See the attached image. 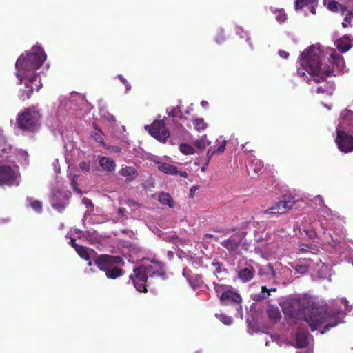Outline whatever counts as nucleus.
<instances>
[{
    "mask_svg": "<svg viewBox=\"0 0 353 353\" xmlns=\"http://www.w3.org/2000/svg\"><path fill=\"white\" fill-rule=\"evenodd\" d=\"M347 23H350V19L346 17L344 19V21L342 23L343 26L346 28Z\"/></svg>",
    "mask_w": 353,
    "mask_h": 353,
    "instance_id": "nucleus-52",
    "label": "nucleus"
},
{
    "mask_svg": "<svg viewBox=\"0 0 353 353\" xmlns=\"http://www.w3.org/2000/svg\"><path fill=\"white\" fill-rule=\"evenodd\" d=\"M19 172L9 165H0V185L18 186Z\"/></svg>",
    "mask_w": 353,
    "mask_h": 353,
    "instance_id": "nucleus-9",
    "label": "nucleus"
},
{
    "mask_svg": "<svg viewBox=\"0 0 353 353\" xmlns=\"http://www.w3.org/2000/svg\"><path fill=\"white\" fill-rule=\"evenodd\" d=\"M168 239H170V240H174L176 239H178V237L176 236H168Z\"/></svg>",
    "mask_w": 353,
    "mask_h": 353,
    "instance_id": "nucleus-60",
    "label": "nucleus"
},
{
    "mask_svg": "<svg viewBox=\"0 0 353 353\" xmlns=\"http://www.w3.org/2000/svg\"><path fill=\"white\" fill-rule=\"evenodd\" d=\"M337 48L339 51H341V52L344 53V52H346L347 51L349 50V49L350 48L351 46L348 43H345L343 41H337Z\"/></svg>",
    "mask_w": 353,
    "mask_h": 353,
    "instance_id": "nucleus-38",
    "label": "nucleus"
},
{
    "mask_svg": "<svg viewBox=\"0 0 353 353\" xmlns=\"http://www.w3.org/2000/svg\"><path fill=\"white\" fill-rule=\"evenodd\" d=\"M316 1L317 0H295L294 6L296 9H301L304 6L316 3Z\"/></svg>",
    "mask_w": 353,
    "mask_h": 353,
    "instance_id": "nucleus-28",
    "label": "nucleus"
},
{
    "mask_svg": "<svg viewBox=\"0 0 353 353\" xmlns=\"http://www.w3.org/2000/svg\"><path fill=\"white\" fill-rule=\"evenodd\" d=\"M159 201L163 205H167L170 208H174V203L172 196L167 192H161L159 194Z\"/></svg>",
    "mask_w": 353,
    "mask_h": 353,
    "instance_id": "nucleus-22",
    "label": "nucleus"
},
{
    "mask_svg": "<svg viewBox=\"0 0 353 353\" xmlns=\"http://www.w3.org/2000/svg\"><path fill=\"white\" fill-rule=\"evenodd\" d=\"M94 127L96 130H99V132H92L91 134L92 138L96 142L101 143V145H103L104 146L105 143L103 141V139L101 135V130L98 128V126L97 125H94Z\"/></svg>",
    "mask_w": 353,
    "mask_h": 353,
    "instance_id": "nucleus-29",
    "label": "nucleus"
},
{
    "mask_svg": "<svg viewBox=\"0 0 353 353\" xmlns=\"http://www.w3.org/2000/svg\"><path fill=\"white\" fill-rule=\"evenodd\" d=\"M117 77L123 84H125L128 82L127 80L125 78H123L122 75L119 74Z\"/></svg>",
    "mask_w": 353,
    "mask_h": 353,
    "instance_id": "nucleus-55",
    "label": "nucleus"
},
{
    "mask_svg": "<svg viewBox=\"0 0 353 353\" xmlns=\"http://www.w3.org/2000/svg\"><path fill=\"white\" fill-rule=\"evenodd\" d=\"M208 165H206V163L201 168V170L202 171H204L205 170V168L208 166Z\"/></svg>",
    "mask_w": 353,
    "mask_h": 353,
    "instance_id": "nucleus-63",
    "label": "nucleus"
},
{
    "mask_svg": "<svg viewBox=\"0 0 353 353\" xmlns=\"http://www.w3.org/2000/svg\"><path fill=\"white\" fill-rule=\"evenodd\" d=\"M268 268L270 270L272 276L273 277H275L276 276V272H275V270L274 269L273 265L272 264H268Z\"/></svg>",
    "mask_w": 353,
    "mask_h": 353,
    "instance_id": "nucleus-50",
    "label": "nucleus"
},
{
    "mask_svg": "<svg viewBox=\"0 0 353 353\" xmlns=\"http://www.w3.org/2000/svg\"><path fill=\"white\" fill-rule=\"evenodd\" d=\"M212 265L215 268L216 274H221L222 272H225L226 274L228 272V270L224 268L223 263L218 261H213L212 263Z\"/></svg>",
    "mask_w": 353,
    "mask_h": 353,
    "instance_id": "nucleus-31",
    "label": "nucleus"
},
{
    "mask_svg": "<svg viewBox=\"0 0 353 353\" xmlns=\"http://www.w3.org/2000/svg\"><path fill=\"white\" fill-rule=\"evenodd\" d=\"M286 305L288 307H285L283 309L284 312L291 317L299 318L301 311L299 301L297 300H292L287 303Z\"/></svg>",
    "mask_w": 353,
    "mask_h": 353,
    "instance_id": "nucleus-16",
    "label": "nucleus"
},
{
    "mask_svg": "<svg viewBox=\"0 0 353 353\" xmlns=\"http://www.w3.org/2000/svg\"><path fill=\"white\" fill-rule=\"evenodd\" d=\"M66 203L65 202L59 203L55 201V197L52 198V206L54 209L57 210L59 212H62L65 208Z\"/></svg>",
    "mask_w": 353,
    "mask_h": 353,
    "instance_id": "nucleus-32",
    "label": "nucleus"
},
{
    "mask_svg": "<svg viewBox=\"0 0 353 353\" xmlns=\"http://www.w3.org/2000/svg\"><path fill=\"white\" fill-rule=\"evenodd\" d=\"M341 8L342 10H343V6L341 5L338 1H330L328 2L327 4V8L333 12H336L339 10V8Z\"/></svg>",
    "mask_w": 353,
    "mask_h": 353,
    "instance_id": "nucleus-33",
    "label": "nucleus"
},
{
    "mask_svg": "<svg viewBox=\"0 0 353 353\" xmlns=\"http://www.w3.org/2000/svg\"><path fill=\"white\" fill-rule=\"evenodd\" d=\"M279 54L281 57H283L284 59H287L289 57V53L283 50H280L279 51Z\"/></svg>",
    "mask_w": 353,
    "mask_h": 353,
    "instance_id": "nucleus-49",
    "label": "nucleus"
},
{
    "mask_svg": "<svg viewBox=\"0 0 353 353\" xmlns=\"http://www.w3.org/2000/svg\"><path fill=\"white\" fill-rule=\"evenodd\" d=\"M294 203L295 200L292 196L285 195L282 200L275 203L271 208L265 210L264 214H285L292 208Z\"/></svg>",
    "mask_w": 353,
    "mask_h": 353,
    "instance_id": "nucleus-10",
    "label": "nucleus"
},
{
    "mask_svg": "<svg viewBox=\"0 0 353 353\" xmlns=\"http://www.w3.org/2000/svg\"><path fill=\"white\" fill-rule=\"evenodd\" d=\"M145 129L149 132L152 137L163 143H165L170 137V132L166 128L163 120H156L151 125H145Z\"/></svg>",
    "mask_w": 353,
    "mask_h": 353,
    "instance_id": "nucleus-8",
    "label": "nucleus"
},
{
    "mask_svg": "<svg viewBox=\"0 0 353 353\" xmlns=\"http://www.w3.org/2000/svg\"><path fill=\"white\" fill-rule=\"evenodd\" d=\"M226 144H227V141L226 140H223L220 143L219 147L216 149H215L216 152H217L218 154L223 152L225 149Z\"/></svg>",
    "mask_w": 353,
    "mask_h": 353,
    "instance_id": "nucleus-43",
    "label": "nucleus"
},
{
    "mask_svg": "<svg viewBox=\"0 0 353 353\" xmlns=\"http://www.w3.org/2000/svg\"><path fill=\"white\" fill-rule=\"evenodd\" d=\"M215 292L219 294L222 290H223L226 286L224 285H219L218 283H214Z\"/></svg>",
    "mask_w": 353,
    "mask_h": 353,
    "instance_id": "nucleus-45",
    "label": "nucleus"
},
{
    "mask_svg": "<svg viewBox=\"0 0 353 353\" xmlns=\"http://www.w3.org/2000/svg\"><path fill=\"white\" fill-rule=\"evenodd\" d=\"M341 304L344 305L345 306V310L347 311V312H349L350 311L351 308H352V306L351 305H348V301L345 299V298H343L341 299Z\"/></svg>",
    "mask_w": 353,
    "mask_h": 353,
    "instance_id": "nucleus-46",
    "label": "nucleus"
},
{
    "mask_svg": "<svg viewBox=\"0 0 353 353\" xmlns=\"http://www.w3.org/2000/svg\"><path fill=\"white\" fill-rule=\"evenodd\" d=\"M220 301L222 305H236L241 307L242 299L241 295L231 290H225L219 296Z\"/></svg>",
    "mask_w": 353,
    "mask_h": 353,
    "instance_id": "nucleus-13",
    "label": "nucleus"
},
{
    "mask_svg": "<svg viewBox=\"0 0 353 353\" xmlns=\"http://www.w3.org/2000/svg\"><path fill=\"white\" fill-rule=\"evenodd\" d=\"M108 120H109V121H115V119H114V116H113V115H110V116L109 117V118H108Z\"/></svg>",
    "mask_w": 353,
    "mask_h": 353,
    "instance_id": "nucleus-61",
    "label": "nucleus"
},
{
    "mask_svg": "<svg viewBox=\"0 0 353 353\" xmlns=\"http://www.w3.org/2000/svg\"><path fill=\"white\" fill-rule=\"evenodd\" d=\"M319 54V50L314 46L304 50L301 54L303 69L298 68L297 74L303 77L305 74L303 70H305L316 83L323 81L326 77L332 75L333 70H321Z\"/></svg>",
    "mask_w": 353,
    "mask_h": 353,
    "instance_id": "nucleus-2",
    "label": "nucleus"
},
{
    "mask_svg": "<svg viewBox=\"0 0 353 353\" xmlns=\"http://www.w3.org/2000/svg\"><path fill=\"white\" fill-rule=\"evenodd\" d=\"M310 10L312 14H316V9L314 6V4H310Z\"/></svg>",
    "mask_w": 353,
    "mask_h": 353,
    "instance_id": "nucleus-56",
    "label": "nucleus"
},
{
    "mask_svg": "<svg viewBox=\"0 0 353 353\" xmlns=\"http://www.w3.org/2000/svg\"><path fill=\"white\" fill-rule=\"evenodd\" d=\"M210 144V142L207 139L206 134H204L200 139H198L194 142L195 146L201 150H205Z\"/></svg>",
    "mask_w": 353,
    "mask_h": 353,
    "instance_id": "nucleus-25",
    "label": "nucleus"
},
{
    "mask_svg": "<svg viewBox=\"0 0 353 353\" xmlns=\"http://www.w3.org/2000/svg\"><path fill=\"white\" fill-rule=\"evenodd\" d=\"M40 119L38 110L34 108H28L18 114L17 123L21 130L32 132L37 129Z\"/></svg>",
    "mask_w": 353,
    "mask_h": 353,
    "instance_id": "nucleus-7",
    "label": "nucleus"
},
{
    "mask_svg": "<svg viewBox=\"0 0 353 353\" xmlns=\"http://www.w3.org/2000/svg\"><path fill=\"white\" fill-rule=\"evenodd\" d=\"M180 151L185 155L193 154L194 153V149L190 145L187 143H181L179 145Z\"/></svg>",
    "mask_w": 353,
    "mask_h": 353,
    "instance_id": "nucleus-27",
    "label": "nucleus"
},
{
    "mask_svg": "<svg viewBox=\"0 0 353 353\" xmlns=\"http://www.w3.org/2000/svg\"><path fill=\"white\" fill-rule=\"evenodd\" d=\"M267 314L268 318L274 322L279 321L281 318V314L279 309L277 307L272 305L268 306L267 309Z\"/></svg>",
    "mask_w": 353,
    "mask_h": 353,
    "instance_id": "nucleus-20",
    "label": "nucleus"
},
{
    "mask_svg": "<svg viewBox=\"0 0 353 353\" xmlns=\"http://www.w3.org/2000/svg\"><path fill=\"white\" fill-rule=\"evenodd\" d=\"M94 263L99 270L105 273L108 279H116L124 274L122 268L115 265L124 263L123 258L120 256L101 254L94 259Z\"/></svg>",
    "mask_w": 353,
    "mask_h": 353,
    "instance_id": "nucleus-5",
    "label": "nucleus"
},
{
    "mask_svg": "<svg viewBox=\"0 0 353 353\" xmlns=\"http://www.w3.org/2000/svg\"><path fill=\"white\" fill-rule=\"evenodd\" d=\"M201 105H202L203 107H204L205 105H207V104H208V102H207V101H201Z\"/></svg>",
    "mask_w": 353,
    "mask_h": 353,
    "instance_id": "nucleus-62",
    "label": "nucleus"
},
{
    "mask_svg": "<svg viewBox=\"0 0 353 353\" xmlns=\"http://www.w3.org/2000/svg\"><path fill=\"white\" fill-rule=\"evenodd\" d=\"M276 288H275L268 289L266 286H265V285L262 286L261 293L259 294L254 295V300H255L256 301H259L261 300L266 299L270 296L271 292H276Z\"/></svg>",
    "mask_w": 353,
    "mask_h": 353,
    "instance_id": "nucleus-23",
    "label": "nucleus"
},
{
    "mask_svg": "<svg viewBox=\"0 0 353 353\" xmlns=\"http://www.w3.org/2000/svg\"><path fill=\"white\" fill-rule=\"evenodd\" d=\"M150 265H141L133 269V274L129 276L134 288L139 292L147 293L148 287L151 284L150 280L155 277L164 278L165 276V265L154 259L150 261Z\"/></svg>",
    "mask_w": 353,
    "mask_h": 353,
    "instance_id": "nucleus-1",
    "label": "nucleus"
},
{
    "mask_svg": "<svg viewBox=\"0 0 353 353\" xmlns=\"http://www.w3.org/2000/svg\"><path fill=\"white\" fill-rule=\"evenodd\" d=\"M72 188L73 190L77 192V194H81L82 191L80 188H78V183H77V176L74 175L73 176V179L72 180L71 183Z\"/></svg>",
    "mask_w": 353,
    "mask_h": 353,
    "instance_id": "nucleus-39",
    "label": "nucleus"
},
{
    "mask_svg": "<svg viewBox=\"0 0 353 353\" xmlns=\"http://www.w3.org/2000/svg\"><path fill=\"white\" fill-rule=\"evenodd\" d=\"M46 59L43 50L39 46L33 47L26 56L21 55L16 61L17 72L31 74L34 70L41 67Z\"/></svg>",
    "mask_w": 353,
    "mask_h": 353,
    "instance_id": "nucleus-4",
    "label": "nucleus"
},
{
    "mask_svg": "<svg viewBox=\"0 0 353 353\" xmlns=\"http://www.w3.org/2000/svg\"><path fill=\"white\" fill-rule=\"evenodd\" d=\"M76 251L82 259L85 261L90 260V255L84 246L81 245L80 247H78Z\"/></svg>",
    "mask_w": 353,
    "mask_h": 353,
    "instance_id": "nucleus-34",
    "label": "nucleus"
},
{
    "mask_svg": "<svg viewBox=\"0 0 353 353\" xmlns=\"http://www.w3.org/2000/svg\"><path fill=\"white\" fill-rule=\"evenodd\" d=\"M104 147L110 150L111 152L119 153L121 151V147L117 145H108L105 144Z\"/></svg>",
    "mask_w": 353,
    "mask_h": 353,
    "instance_id": "nucleus-42",
    "label": "nucleus"
},
{
    "mask_svg": "<svg viewBox=\"0 0 353 353\" xmlns=\"http://www.w3.org/2000/svg\"><path fill=\"white\" fill-rule=\"evenodd\" d=\"M308 332L307 330H299L296 335V345L299 348L306 347L308 345L307 340Z\"/></svg>",
    "mask_w": 353,
    "mask_h": 353,
    "instance_id": "nucleus-18",
    "label": "nucleus"
},
{
    "mask_svg": "<svg viewBox=\"0 0 353 353\" xmlns=\"http://www.w3.org/2000/svg\"><path fill=\"white\" fill-rule=\"evenodd\" d=\"M30 207L37 212L41 213L42 212V203L38 200L33 201L30 204Z\"/></svg>",
    "mask_w": 353,
    "mask_h": 353,
    "instance_id": "nucleus-37",
    "label": "nucleus"
},
{
    "mask_svg": "<svg viewBox=\"0 0 353 353\" xmlns=\"http://www.w3.org/2000/svg\"><path fill=\"white\" fill-rule=\"evenodd\" d=\"M248 144V143H245V145H242L243 148H245V152H252V151H253L252 149H248V148L246 146Z\"/></svg>",
    "mask_w": 353,
    "mask_h": 353,
    "instance_id": "nucleus-57",
    "label": "nucleus"
},
{
    "mask_svg": "<svg viewBox=\"0 0 353 353\" xmlns=\"http://www.w3.org/2000/svg\"><path fill=\"white\" fill-rule=\"evenodd\" d=\"M82 201L83 204H85L87 207L93 206V203L90 199L84 197Z\"/></svg>",
    "mask_w": 353,
    "mask_h": 353,
    "instance_id": "nucleus-48",
    "label": "nucleus"
},
{
    "mask_svg": "<svg viewBox=\"0 0 353 353\" xmlns=\"http://www.w3.org/2000/svg\"><path fill=\"white\" fill-rule=\"evenodd\" d=\"M314 199H315V200H316V201H319V203H321V205H324V204H323V198H322V196H321L318 195V196H315V198H314Z\"/></svg>",
    "mask_w": 353,
    "mask_h": 353,
    "instance_id": "nucleus-54",
    "label": "nucleus"
},
{
    "mask_svg": "<svg viewBox=\"0 0 353 353\" xmlns=\"http://www.w3.org/2000/svg\"><path fill=\"white\" fill-rule=\"evenodd\" d=\"M343 311H338L332 316L327 312H322L319 308H312L310 313L304 317L305 322L310 327L312 331H314L322 325H324L321 334L326 333L330 328L336 327L343 322L342 318L345 315Z\"/></svg>",
    "mask_w": 353,
    "mask_h": 353,
    "instance_id": "nucleus-3",
    "label": "nucleus"
},
{
    "mask_svg": "<svg viewBox=\"0 0 353 353\" xmlns=\"http://www.w3.org/2000/svg\"><path fill=\"white\" fill-rule=\"evenodd\" d=\"M274 14H276V20L280 23L284 22L287 19L286 14L283 9L276 10Z\"/></svg>",
    "mask_w": 353,
    "mask_h": 353,
    "instance_id": "nucleus-36",
    "label": "nucleus"
},
{
    "mask_svg": "<svg viewBox=\"0 0 353 353\" xmlns=\"http://www.w3.org/2000/svg\"><path fill=\"white\" fill-rule=\"evenodd\" d=\"M119 174L125 179L126 182H132L139 176V172L133 166H123L119 171Z\"/></svg>",
    "mask_w": 353,
    "mask_h": 353,
    "instance_id": "nucleus-14",
    "label": "nucleus"
},
{
    "mask_svg": "<svg viewBox=\"0 0 353 353\" xmlns=\"http://www.w3.org/2000/svg\"><path fill=\"white\" fill-rule=\"evenodd\" d=\"M255 275V270L252 265H248L240 269L238 272V278L243 283L250 282Z\"/></svg>",
    "mask_w": 353,
    "mask_h": 353,
    "instance_id": "nucleus-15",
    "label": "nucleus"
},
{
    "mask_svg": "<svg viewBox=\"0 0 353 353\" xmlns=\"http://www.w3.org/2000/svg\"><path fill=\"white\" fill-rule=\"evenodd\" d=\"M181 112L179 107H176L172 109V110L168 113L169 117H179L181 116Z\"/></svg>",
    "mask_w": 353,
    "mask_h": 353,
    "instance_id": "nucleus-40",
    "label": "nucleus"
},
{
    "mask_svg": "<svg viewBox=\"0 0 353 353\" xmlns=\"http://www.w3.org/2000/svg\"><path fill=\"white\" fill-rule=\"evenodd\" d=\"M335 141L338 148L343 152L353 151V136L343 130H338Z\"/></svg>",
    "mask_w": 353,
    "mask_h": 353,
    "instance_id": "nucleus-11",
    "label": "nucleus"
},
{
    "mask_svg": "<svg viewBox=\"0 0 353 353\" xmlns=\"http://www.w3.org/2000/svg\"><path fill=\"white\" fill-rule=\"evenodd\" d=\"M125 211V209L124 208H119L118 210V212L120 214H123Z\"/></svg>",
    "mask_w": 353,
    "mask_h": 353,
    "instance_id": "nucleus-58",
    "label": "nucleus"
},
{
    "mask_svg": "<svg viewBox=\"0 0 353 353\" xmlns=\"http://www.w3.org/2000/svg\"><path fill=\"white\" fill-rule=\"evenodd\" d=\"M177 174L183 178H186L188 176V173L185 171H178Z\"/></svg>",
    "mask_w": 353,
    "mask_h": 353,
    "instance_id": "nucleus-53",
    "label": "nucleus"
},
{
    "mask_svg": "<svg viewBox=\"0 0 353 353\" xmlns=\"http://www.w3.org/2000/svg\"><path fill=\"white\" fill-rule=\"evenodd\" d=\"M218 154L217 152H216L215 149H212V148H210L207 152V161H206V165L209 164V162L212 157L213 155Z\"/></svg>",
    "mask_w": 353,
    "mask_h": 353,
    "instance_id": "nucleus-41",
    "label": "nucleus"
},
{
    "mask_svg": "<svg viewBox=\"0 0 353 353\" xmlns=\"http://www.w3.org/2000/svg\"><path fill=\"white\" fill-rule=\"evenodd\" d=\"M88 261H89V262L88 263V265L89 266H91V265H92V262L90 261V260H88Z\"/></svg>",
    "mask_w": 353,
    "mask_h": 353,
    "instance_id": "nucleus-64",
    "label": "nucleus"
},
{
    "mask_svg": "<svg viewBox=\"0 0 353 353\" xmlns=\"http://www.w3.org/2000/svg\"><path fill=\"white\" fill-rule=\"evenodd\" d=\"M158 169L167 174H177V168L174 165L166 163H160Z\"/></svg>",
    "mask_w": 353,
    "mask_h": 353,
    "instance_id": "nucleus-21",
    "label": "nucleus"
},
{
    "mask_svg": "<svg viewBox=\"0 0 353 353\" xmlns=\"http://www.w3.org/2000/svg\"><path fill=\"white\" fill-rule=\"evenodd\" d=\"M125 86L126 91H129L131 89L130 85L127 82L125 84H124Z\"/></svg>",
    "mask_w": 353,
    "mask_h": 353,
    "instance_id": "nucleus-59",
    "label": "nucleus"
},
{
    "mask_svg": "<svg viewBox=\"0 0 353 353\" xmlns=\"http://www.w3.org/2000/svg\"><path fill=\"white\" fill-rule=\"evenodd\" d=\"M79 168L81 170H84V171H86V172L90 171V163L87 162V161H82V162H81L79 163Z\"/></svg>",
    "mask_w": 353,
    "mask_h": 353,
    "instance_id": "nucleus-44",
    "label": "nucleus"
},
{
    "mask_svg": "<svg viewBox=\"0 0 353 353\" xmlns=\"http://www.w3.org/2000/svg\"><path fill=\"white\" fill-rule=\"evenodd\" d=\"M250 166L253 168L255 173H259L263 168V163L259 159H254L252 161Z\"/></svg>",
    "mask_w": 353,
    "mask_h": 353,
    "instance_id": "nucleus-30",
    "label": "nucleus"
},
{
    "mask_svg": "<svg viewBox=\"0 0 353 353\" xmlns=\"http://www.w3.org/2000/svg\"><path fill=\"white\" fill-rule=\"evenodd\" d=\"M334 90V86L333 83H326L323 86H319L316 89V92L318 94H326L328 95H332Z\"/></svg>",
    "mask_w": 353,
    "mask_h": 353,
    "instance_id": "nucleus-24",
    "label": "nucleus"
},
{
    "mask_svg": "<svg viewBox=\"0 0 353 353\" xmlns=\"http://www.w3.org/2000/svg\"><path fill=\"white\" fill-rule=\"evenodd\" d=\"M330 62L332 63V68L335 67L338 70H343L345 66L343 57L339 54H332Z\"/></svg>",
    "mask_w": 353,
    "mask_h": 353,
    "instance_id": "nucleus-19",
    "label": "nucleus"
},
{
    "mask_svg": "<svg viewBox=\"0 0 353 353\" xmlns=\"http://www.w3.org/2000/svg\"><path fill=\"white\" fill-rule=\"evenodd\" d=\"M99 164L102 169L108 172H112L115 170L117 164L115 161L107 157L99 156Z\"/></svg>",
    "mask_w": 353,
    "mask_h": 353,
    "instance_id": "nucleus-17",
    "label": "nucleus"
},
{
    "mask_svg": "<svg viewBox=\"0 0 353 353\" xmlns=\"http://www.w3.org/2000/svg\"><path fill=\"white\" fill-rule=\"evenodd\" d=\"M296 269L298 272L301 274L306 272L307 270V268L305 265H298Z\"/></svg>",
    "mask_w": 353,
    "mask_h": 353,
    "instance_id": "nucleus-47",
    "label": "nucleus"
},
{
    "mask_svg": "<svg viewBox=\"0 0 353 353\" xmlns=\"http://www.w3.org/2000/svg\"><path fill=\"white\" fill-rule=\"evenodd\" d=\"M16 77L20 84L24 83L25 85V89H21L19 93V97L21 101L29 99L34 90L38 92L43 86L39 73L32 72L31 74H25L17 72Z\"/></svg>",
    "mask_w": 353,
    "mask_h": 353,
    "instance_id": "nucleus-6",
    "label": "nucleus"
},
{
    "mask_svg": "<svg viewBox=\"0 0 353 353\" xmlns=\"http://www.w3.org/2000/svg\"><path fill=\"white\" fill-rule=\"evenodd\" d=\"M216 317L220 320L223 323L226 325H229L232 323V319L230 316H228L223 314H216Z\"/></svg>",
    "mask_w": 353,
    "mask_h": 353,
    "instance_id": "nucleus-35",
    "label": "nucleus"
},
{
    "mask_svg": "<svg viewBox=\"0 0 353 353\" xmlns=\"http://www.w3.org/2000/svg\"><path fill=\"white\" fill-rule=\"evenodd\" d=\"M244 238L241 233H235L229 238L221 242V245L225 248L229 252H236Z\"/></svg>",
    "mask_w": 353,
    "mask_h": 353,
    "instance_id": "nucleus-12",
    "label": "nucleus"
},
{
    "mask_svg": "<svg viewBox=\"0 0 353 353\" xmlns=\"http://www.w3.org/2000/svg\"><path fill=\"white\" fill-rule=\"evenodd\" d=\"M194 128L197 131L203 130L207 128V123L203 118H197L193 121Z\"/></svg>",
    "mask_w": 353,
    "mask_h": 353,
    "instance_id": "nucleus-26",
    "label": "nucleus"
},
{
    "mask_svg": "<svg viewBox=\"0 0 353 353\" xmlns=\"http://www.w3.org/2000/svg\"><path fill=\"white\" fill-rule=\"evenodd\" d=\"M70 243L71 245L75 249V250H77V248H78V247L81 246L76 243V240L73 238L70 239Z\"/></svg>",
    "mask_w": 353,
    "mask_h": 353,
    "instance_id": "nucleus-51",
    "label": "nucleus"
}]
</instances>
